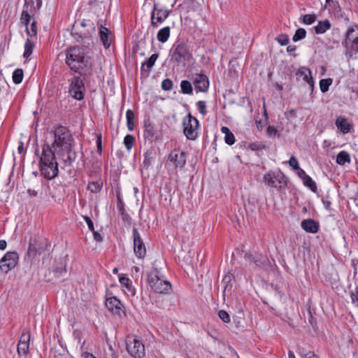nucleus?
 Returning <instances> with one entry per match:
<instances>
[{"instance_id":"nucleus-37","label":"nucleus","mask_w":358,"mask_h":358,"mask_svg":"<svg viewBox=\"0 0 358 358\" xmlns=\"http://www.w3.org/2000/svg\"><path fill=\"white\" fill-rule=\"evenodd\" d=\"M23 70L22 69H17L13 73V81L15 84H20L23 80Z\"/></svg>"},{"instance_id":"nucleus-27","label":"nucleus","mask_w":358,"mask_h":358,"mask_svg":"<svg viewBox=\"0 0 358 358\" xmlns=\"http://www.w3.org/2000/svg\"><path fill=\"white\" fill-rule=\"evenodd\" d=\"M331 27L329 20H320L317 24L314 27V30L317 34H324Z\"/></svg>"},{"instance_id":"nucleus-55","label":"nucleus","mask_w":358,"mask_h":358,"mask_svg":"<svg viewBox=\"0 0 358 358\" xmlns=\"http://www.w3.org/2000/svg\"><path fill=\"white\" fill-rule=\"evenodd\" d=\"M122 219L124 222H127L128 224H130L131 222V218L129 216V215L126 212L125 210H122L120 212Z\"/></svg>"},{"instance_id":"nucleus-62","label":"nucleus","mask_w":358,"mask_h":358,"mask_svg":"<svg viewBox=\"0 0 358 358\" xmlns=\"http://www.w3.org/2000/svg\"><path fill=\"white\" fill-rule=\"evenodd\" d=\"M298 176L302 180H303L308 175H307L303 169L299 168V169H298Z\"/></svg>"},{"instance_id":"nucleus-7","label":"nucleus","mask_w":358,"mask_h":358,"mask_svg":"<svg viewBox=\"0 0 358 358\" xmlns=\"http://www.w3.org/2000/svg\"><path fill=\"white\" fill-rule=\"evenodd\" d=\"M264 181L271 188L280 192L287 185V179L281 171H269L264 176Z\"/></svg>"},{"instance_id":"nucleus-60","label":"nucleus","mask_w":358,"mask_h":358,"mask_svg":"<svg viewBox=\"0 0 358 358\" xmlns=\"http://www.w3.org/2000/svg\"><path fill=\"white\" fill-rule=\"evenodd\" d=\"M352 303L358 302V285L355 287V292L350 293Z\"/></svg>"},{"instance_id":"nucleus-21","label":"nucleus","mask_w":358,"mask_h":358,"mask_svg":"<svg viewBox=\"0 0 358 358\" xmlns=\"http://www.w3.org/2000/svg\"><path fill=\"white\" fill-rule=\"evenodd\" d=\"M99 36L103 47L106 49L109 48L113 41L112 32L108 28L100 25Z\"/></svg>"},{"instance_id":"nucleus-24","label":"nucleus","mask_w":358,"mask_h":358,"mask_svg":"<svg viewBox=\"0 0 358 358\" xmlns=\"http://www.w3.org/2000/svg\"><path fill=\"white\" fill-rule=\"evenodd\" d=\"M301 228L307 232L315 234L319 230L317 222L312 219L304 220L301 223Z\"/></svg>"},{"instance_id":"nucleus-54","label":"nucleus","mask_w":358,"mask_h":358,"mask_svg":"<svg viewBox=\"0 0 358 358\" xmlns=\"http://www.w3.org/2000/svg\"><path fill=\"white\" fill-rule=\"evenodd\" d=\"M196 105L200 113L202 114L203 115H206L207 113V110L206 109V102L203 101H199L196 103Z\"/></svg>"},{"instance_id":"nucleus-39","label":"nucleus","mask_w":358,"mask_h":358,"mask_svg":"<svg viewBox=\"0 0 358 358\" xmlns=\"http://www.w3.org/2000/svg\"><path fill=\"white\" fill-rule=\"evenodd\" d=\"M303 185L308 187L310 190H312L313 192H316L317 191V185L315 181L309 176H308L303 180Z\"/></svg>"},{"instance_id":"nucleus-13","label":"nucleus","mask_w":358,"mask_h":358,"mask_svg":"<svg viewBox=\"0 0 358 358\" xmlns=\"http://www.w3.org/2000/svg\"><path fill=\"white\" fill-rule=\"evenodd\" d=\"M69 92L71 96L78 101L83 99L84 94L83 90H84V83L80 78L75 76L69 80Z\"/></svg>"},{"instance_id":"nucleus-12","label":"nucleus","mask_w":358,"mask_h":358,"mask_svg":"<svg viewBox=\"0 0 358 358\" xmlns=\"http://www.w3.org/2000/svg\"><path fill=\"white\" fill-rule=\"evenodd\" d=\"M18 260L19 255L17 252H6L0 259V272L8 273L17 266Z\"/></svg>"},{"instance_id":"nucleus-41","label":"nucleus","mask_w":358,"mask_h":358,"mask_svg":"<svg viewBox=\"0 0 358 358\" xmlns=\"http://www.w3.org/2000/svg\"><path fill=\"white\" fill-rule=\"evenodd\" d=\"M306 36V31L303 28H299L292 37V40L296 42L299 40L303 39Z\"/></svg>"},{"instance_id":"nucleus-50","label":"nucleus","mask_w":358,"mask_h":358,"mask_svg":"<svg viewBox=\"0 0 358 358\" xmlns=\"http://www.w3.org/2000/svg\"><path fill=\"white\" fill-rule=\"evenodd\" d=\"M277 41L281 45H286L289 41L288 36L284 34H280L277 38Z\"/></svg>"},{"instance_id":"nucleus-34","label":"nucleus","mask_w":358,"mask_h":358,"mask_svg":"<svg viewBox=\"0 0 358 358\" xmlns=\"http://www.w3.org/2000/svg\"><path fill=\"white\" fill-rule=\"evenodd\" d=\"M34 45V42H33L31 39L27 38L24 44V52L23 54V57L24 58L27 59L31 55Z\"/></svg>"},{"instance_id":"nucleus-45","label":"nucleus","mask_w":358,"mask_h":358,"mask_svg":"<svg viewBox=\"0 0 358 358\" xmlns=\"http://www.w3.org/2000/svg\"><path fill=\"white\" fill-rule=\"evenodd\" d=\"M316 20L315 14H306L303 16V23L306 24H312Z\"/></svg>"},{"instance_id":"nucleus-58","label":"nucleus","mask_w":358,"mask_h":358,"mask_svg":"<svg viewBox=\"0 0 358 358\" xmlns=\"http://www.w3.org/2000/svg\"><path fill=\"white\" fill-rule=\"evenodd\" d=\"M83 219L86 222V223H87V224L88 226L89 229L91 231H94V224H93V222L91 220V218L89 216H87V215H85V216H83Z\"/></svg>"},{"instance_id":"nucleus-33","label":"nucleus","mask_w":358,"mask_h":358,"mask_svg":"<svg viewBox=\"0 0 358 358\" xmlns=\"http://www.w3.org/2000/svg\"><path fill=\"white\" fill-rule=\"evenodd\" d=\"M350 162V155L346 151H341L336 157V163L339 165H344L346 162Z\"/></svg>"},{"instance_id":"nucleus-49","label":"nucleus","mask_w":358,"mask_h":358,"mask_svg":"<svg viewBox=\"0 0 358 358\" xmlns=\"http://www.w3.org/2000/svg\"><path fill=\"white\" fill-rule=\"evenodd\" d=\"M249 148L252 150L258 151V150L265 149L266 145H264L262 143L254 142V143H251L249 145Z\"/></svg>"},{"instance_id":"nucleus-9","label":"nucleus","mask_w":358,"mask_h":358,"mask_svg":"<svg viewBox=\"0 0 358 358\" xmlns=\"http://www.w3.org/2000/svg\"><path fill=\"white\" fill-rule=\"evenodd\" d=\"M126 347L128 353L134 357L141 358L145 355L144 344L136 336L131 335L127 336Z\"/></svg>"},{"instance_id":"nucleus-59","label":"nucleus","mask_w":358,"mask_h":358,"mask_svg":"<svg viewBox=\"0 0 358 358\" xmlns=\"http://www.w3.org/2000/svg\"><path fill=\"white\" fill-rule=\"evenodd\" d=\"M351 266L353 268V274L355 276L357 274V266H358V259H352L351 260Z\"/></svg>"},{"instance_id":"nucleus-32","label":"nucleus","mask_w":358,"mask_h":358,"mask_svg":"<svg viewBox=\"0 0 358 358\" xmlns=\"http://www.w3.org/2000/svg\"><path fill=\"white\" fill-rule=\"evenodd\" d=\"M221 131L224 134V141L227 144L231 145L235 143V137L229 129L227 127H222Z\"/></svg>"},{"instance_id":"nucleus-36","label":"nucleus","mask_w":358,"mask_h":358,"mask_svg":"<svg viewBox=\"0 0 358 358\" xmlns=\"http://www.w3.org/2000/svg\"><path fill=\"white\" fill-rule=\"evenodd\" d=\"M102 186L101 181L90 182L87 185V189L92 193H98L101 191Z\"/></svg>"},{"instance_id":"nucleus-8","label":"nucleus","mask_w":358,"mask_h":358,"mask_svg":"<svg viewBox=\"0 0 358 358\" xmlns=\"http://www.w3.org/2000/svg\"><path fill=\"white\" fill-rule=\"evenodd\" d=\"M342 44L346 48L345 55L352 57L353 52H358V30L355 31L352 27H348Z\"/></svg>"},{"instance_id":"nucleus-47","label":"nucleus","mask_w":358,"mask_h":358,"mask_svg":"<svg viewBox=\"0 0 358 358\" xmlns=\"http://www.w3.org/2000/svg\"><path fill=\"white\" fill-rule=\"evenodd\" d=\"M30 332L27 329H24L20 336L19 343H29Z\"/></svg>"},{"instance_id":"nucleus-6","label":"nucleus","mask_w":358,"mask_h":358,"mask_svg":"<svg viewBox=\"0 0 358 358\" xmlns=\"http://www.w3.org/2000/svg\"><path fill=\"white\" fill-rule=\"evenodd\" d=\"M192 58L189 45L184 41H176L171 49V61L180 64L190 61Z\"/></svg>"},{"instance_id":"nucleus-25","label":"nucleus","mask_w":358,"mask_h":358,"mask_svg":"<svg viewBox=\"0 0 358 358\" xmlns=\"http://www.w3.org/2000/svg\"><path fill=\"white\" fill-rule=\"evenodd\" d=\"M234 277L232 274L228 273L225 275L222 279V283L223 284V294L225 296L227 294H230L232 288V281Z\"/></svg>"},{"instance_id":"nucleus-18","label":"nucleus","mask_w":358,"mask_h":358,"mask_svg":"<svg viewBox=\"0 0 358 358\" xmlns=\"http://www.w3.org/2000/svg\"><path fill=\"white\" fill-rule=\"evenodd\" d=\"M192 82L196 90L205 92L209 87V80L204 74H195L192 77Z\"/></svg>"},{"instance_id":"nucleus-40","label":"nucleus","mask_w":358,"mask_h":358,"mask_svg":"<svg viewBox=\"0 0 358 358\" xmlns=\"http://www.w3.org/2000/svg\"><path fill=\"white\" fill-rule=\"evenodd\" d=\"M331 78L322 79L320 81V87L322 92H326L329 90V86L332 84Z\"/></svg>"},{"instance_id":"nucleus-28","label":"nucleus","mask_w":358,"mask_h":358,"mask_svg":"<svg viewBox=\"0 0 358 358\" xmlns=\"http://www.w3.org/2000/svg\"><path fill=\"white\" fill-rule=\"evenodd\" d=\"M119 281L122 286L125 287L131 293V295H135V289L133 287L131 281L129 278L124 275H120L119 276Z\"/></svg>"},{"instance_id":"nucleus-38","label":"nucleus","mask_w":358,"mask_h":358,"mask_svg":"<svg viewBox=\"0 0 358 358\" xmlns=\"http://www.w3.org/2000/svg\"><path fill=\"white\" fill-rule=\"evenodd\" d=\"M181 92L183 94H190L192 93V86L189 81L182 80L180 83Z\"/></svg>"},{"instance_id":"nucleus-29","label":"nucleus","mask_w":358,"mask_h":358,"mask_svg":"<svg viewBox=\"0 0 358 358\" xmlns=\"http://www.w3.org/2000/svg\"><path fill=\"white\" fill-rule=\"evenodd\" d=\"M155 159V153L152 150H148L144 154L143 167L148 169Z\"/></svg>"},{"instance_id":"nucleus-53","label":"nucleus","mask_w":358,"mask_h":358,"mask_svg":"<svg viewBox=\"0 0 358 358\" xmlns=\"http://www.w3.org/2000/svg\"><path fill=\"white\" fill-rule=\"evenodd\" d=\"M289 164L290 166L293 168L294 170L299 169V164L296 158L294 156H292L289 160Z\"/></svg>"},{"instance_id":"nucleus-42","label":"nucleus","mask_w":358,"mask_h":358,"mask_svg":"<svg viewBox=\"0 0 358 358\" xmlns=\"http://www.w3.org/2000/svg\"><path fill=\"white\" fill-rule=\"evenodd\" d=\"M135 138L130 134H127L124 138V144L128 150H130L134 143Z\"/></svg>"},{"instance_id":"nucleus-4","label":"nucleus","mask_w":358,"mask_h":358,"mask_svg":"<svg viewBox=\"0 0 358 358\" xmlns=\"http://www.w3.org/2000/svg\"><path fill=\"white\" fill-rule=\"evenodd\" d=\"M95 31L94 23L90 20H83L79 23L76 22L72 28L71 35L77 43L82 44V46L90 48L93 44L92 35Z\"/></svg>"},{"instance_id":"nucleus-19","label":"nucleus","mask_w":358,"mask_h":358,"mask_svg":"<svg viewBox=\"0 0 358 358\" xmlns=\"http://www.w3.org/2000/svg\"><path fill=\"white\" fill-rule=\"evenodd\" d=\"M244 252V258L250 263H253L257 268H261L263 265L266 264L267 259L263 257L261 255H253L248 252Z\"/></svg>"},{"instance_id":"nucleus-43","label":"nucleus","mask_w":358,"mask_h":358,"mask_svg":"<svg viewBox=\"0 0 358 358\" xmlns=\"http://www.w3.org/2000/svg\"><path fill=\"white\" fill-rule=\"evenodd\" d=\"M29 23L27 24H24L26 26V31H27V34L30 36V37H35L36 36V34H37V29H36V22L34 21L31 24V27L30 28L28 26Z\"/></svg>"},{"instance_id":"nucleus-64","label":"nucleus","mask_w":358,"mask_h":358,"mask_svg":"<svg viewBox=\"0 0 358 358\" xmlns=\"http://www.w3.org/2000/svg\"><path fill=\"white\" fill-rule=\"evenodd\" d=\"M304 358H319L316 355H315L313 352H308L307 353Z\"/></svg>"},{"instance_id":"nucleus-14","label":"nucleus","mask_w":358,"mask_h":358,"mask_svg":"<svg viewBox=\"0 0 358 358\" xmlns=\"http://www.w3.org/2000/svg\"><path fill=\"white\" fill-rule=\"evenodd\" d=\"M47 245L48 241L45 238L37 237L31 238L27 253L29 255H35L36 254L41 255L46 250Z\"/></svg>"},{"instance_id":"nucleus-5","label":"nucleus","mask_w":358,"mask_h":358,"mask_svg":"<svg viewBox=\"0 0 358 358\" xmlns=\"http://www.w3.org/2000/svg\"><path fill=\"white\" fill-rule=\"evenodd\" d=\"M148 280L151 289L157 293L168 294L171 290L170 282L162 279L159 276V272L157 268L150 271Z\"/></svg>"},{"instance_id":"nucleus-30","label":"nucleus","mask_w":358,"mask_h":358,"mask_svg":"<svg viewBox=\"0 0 358 358\" xmlns=\"http://www.w3.org/2000/svg\"><path fill=\"white\" fill-rule=\"evenodd\" d=\"M296 76H299V78H301L302 80L306 83H307L308 80H309V78H313L311 76L310 70L305 66H301L298 69L296 72Z\"/></svg>"},{"instance_id":"nucleus-51","label":"nucleus","mask_w":358,"mask_h":358,"mask_svg":"<svg viewBox=\"0 0 358 358\" xmlns=\"http://www.w3.org/2000/svg\"><path fill=\"white\" fill-rule=\"evenodd\" d=\"M218 316L225 323H229L230 322V316L225 310H220L218 312Z\"/></svg>"},{"instance_id":"nucleus-17","label":"nucleus","mask_w":358,"mask_h":358,"mask_svg":"<svg viewBox=\"0 0 358 358\" xmlns=\"http://www.w3.org/2000/svg\"><path fill=\"white\" fill-rule=\"evenodd\" d=\"M170 13V10L159 8L155 4L151 14V24L157 27L159 24L164 22Z\"/></svg>"},{"instance_id":"nucleus-23","label":"nucleus","mask_w":358,"mask_h":358,"mask_svg":"<svg viewBox=\"0 0 358 358\" xmlns=\"http://www.w3.org/2000/svg\"><path fill=\"white\" fill-rule=\"evenodd\" d=\"M143 132L145 138L149 141L150 142H152L157 139V130L154 124H152V123L145 122Z\"/></svg>"},{"instance_id":"nucleus-52","label":"nucleus","mask_w":358,"mask_h":358,"mask_svg":"<svg viewBox=\"0 0 358 358\" xmlns=\"http://www.w3.org/2000/svg\"><path fill=\"white\" fill-rule=\"evenodd\" d=\"M117 208L119 212L125 210L124 202L119 192H117Z\"/></svg>"},{"instance_id":"nucleus-11","label":"nucleus","mask_w":358,"mask_h":358,"mask_svg":"<svg viewBox=\"0 0 358 358\" xmlns=\"http://www.w3.org/2000/svg\"><path fill=\"white\" fill-rule=\"evenodd\" d=\"M41 5L42 0H36V6H34V0H24V6L20 17L21 22L24 24L29 23L31 16L41 8Z\"/></svg>"},{"instance_id":"nucleus-10","label":"nucleus","mask_w":358,"mask_h":358,"mask_svg":"<svg viewBox=\"0 0 358 358\" xmlns=\"http://www.w3.org/2000/svg\"><path fill=\"white\" fill-rule=\"evenodd\" d=\"M183 133L189 140H195L198 136L199 121L191 114H188L182 121Z\"/></svg>"},{"instance_id":"nucleus-26","label":"nucleus","mask_w":358,"mask_h":358,"mask_svg":"<svg viewBox=\"0 0 358 358\" xmlns=\"http://www.w3.org/2000/svg\"><path fill=\"white\" fill-rule=\"evenodd\" d=\"M336 125L343 134L348 133L351 129V125L347 119L343 117H338L336 120Z\"/></svg>"},{"instance_id":"nucleus-63","label":"nucleus","mask_w":358,"mask_h":358,"mask_svg":"<svg viewBox=\"0 0 358 358\" xmlns=\"http://www.w3.org/2000/svg\"><path fill=\"white\" fill-rule=\"evenodd\" d=\"M308 86H309V89L311 92V94H313V90H314V80H313V78H309V80H308L307 82Z\"/></svg>"},{"instance_id":"nucleus-56","label":"nucleus","mask_w":358,"mask_h":358,"mask_svg":"<svg viewBox=\"0 0 358 358\" xmlns=\"http://www.w3.org/2000/svg\"><path fill=\"white\" fill-rule=\"evenodd\" d=\"M278 131L274 126H268L266 129V134L269 137H274Z\"/></svg>"},{"instance_id":"nucleus-48","label":"nucleus","mask_w":358,"mask_h":358,"mask_svg":"<svg viewBox=\"0 0 358 358\" xmlns=\"http://www.w3.org/2000/svg\"><path fill=\"white\" fill-rule=\"evenodd\" d=\"M173 87V82L171 79H164L162 83V88L164 91H169Z\"/></svg>"},{"instance_id":"nucleus-20","label":"nucleus","mask_w":358,"mask_h":358,"mask_svg":"<svg viewBox=\"0 0 358 358\" xmlns=\"http://www.w3.org/2000/svg\"><path fill=\"white\" fill-rule=\"evenodd\" d=\"M106 306L109 310L119 315L123 307L121 301L117 297L108 296L106 299Z\"/></svg>"},{"instance_id":"nucleus-61","label":"nucleus","mask_w":358,"mask_h":358,"mask_svg":"<svg viewBox=\"0 0 358 358\" xmlns=\"http://www.w3.org/2000/svg\"><path fill=\"white\" fill-rule=\"evenodd\" d=\"M92 233H93L94 239L96 241H97V242H101V241H102L103 238H102L101 235L99 232L96 231L94 229V231H92Z\"/></svg>"},{"instance_id":"nucleus-16","label":"nucleus","mask_w":358,"mask_h":358,"mask_svg":"<svg viewBox=\"0 0 358 358\" xmlns=\"http://www.w3.org/2000/svg\"><path fill=\"white\" fill-rule=\"evenodd\" d=\"M187 154L184 151L173 150L169 155V160L176 168L182 169L186 164Z\"/></svg>"},{"instance_id":"nucleus-46","label":"nucleus","mask_w":358,"mask_h":358,"mask_svg":"<svg viewBox=\"0 0 358 358\" xmlns=\"http://www.w3.org/2000/svg\"><path fill=\"white\" fill-rule=\"evenodd\" d=\"M29 343H19L17 345V352L19 355H25L29 350Z\"/></svg>"},{"instance_id":"nucleus-44","label":"nucleus","mask_w":358,"mask_h":358,"mask_svg":"<svg viewBox=\"0 0 358 358\" xmlns=\"http://www.w3.org/2000/svg\"><path fill=\"white\" fill-rule=\"evenodd\" d=\"M329 6L331 8L334 15L337 16L338 17H341L343 16L341 8L338 1H335L334 4H331Z\"/></svg>"},{"instance_id":"nucleus-35","label":"nucleus","mask_w":358,"mask_h":358,"mask_svg":"<svg viewBox=\"0 0 358 358\" xmlns=\"http://www.w3.org/2000/svg\"><path fill=\"white\" fill-rule=\"evenodd\" d=\"M127 125L129 131H132L135 127L134 113L132 110L128 109L126 112Z\"/></svg>"},{"instance_id":"nucleus-31","label":"nucleus","mask_w":358,"mask_h":358,"mask_svg":"<svg viewBox=\"0 0 358 358\" xmlns=\"http://www.w3.org/2000/svg\"><path fill=\"white\" fill-rule=\"evenodd\" d=\"M170 36V27H165L161 29L157 35V40L161 43H165L167 41Z\"/></svg>"},{"instance_id":"nucleus-3","label":"nucleus","mask_w":358,"mask_h":358,"mask_svg":"<svg viewBox=\"0 0 358 358\" xmlns=\"http://www.w3.org/2000/svg\"><path fill=\"white\" fill-rule=\"evenodd\" d=\"M40 171L47 180H52L58 175V163L55 160V154L49 144H44L40 157Z\"/></svg>"},{"instance_id":"nucleus-57","label":"nucleus","mask_w":358,"mask_h":358,"mask_svg":"<svg viewBox=\"0 0 358 358\" xmlns=\"http://www.w3.org/2000/svg\"><path fill=\"white\" fill-rule=\"evenodd\" d=\"M96 147H97V152L99 154H101L102 152V141H101V135L98 134L96 136Z\"/></svg>"},{"instance_id":"nucleus-1","label":"nucleus","mask_w":358,"mask_h":358,"mask_svg":"<svg viewBox=\"0 0 358 358\" xmlns=\"http://www.w3.org/2000/svg\"><path fill=\"white\" fill-rule=\"evenodd\" d=\"M55 140L52 144L65 166H71L77 158L74 150V138L70 130L64 126H57L54 131Z\"/></svg>"},{"instance_id":"nucleus-2","label":"nucleus","mask_w":358,"mask_h":358,"mask_svg":"<svg viewBox=\"0 0 358 358\" xmlns=\"http://www.w3.org/2000/svg\"><path fill=\"white\" fill-rule=\"evenodd\" d=\"M65 64L71 71L80 75L90 73L92 69V63L90 56V48L78 45L69 46L64 50Z\"/></svg>"},{"instance_id":"nucleus-22","label":"nucleus","mask_w":358,"mask_h":358,"mask_svg":"<svg viewBox=\"0 0 358 358\" xmlns=\"http://www.w3.org/2000/svg\"><path fill=\"white\" fill-rule=\"evenodd\" d=\"M158 57V54H152L145 62L142 64L141 68V73L142 76L145 77L149 76Z\"/></svg>"},{"instance_id":"nucleus-15","label":"nucleus","mask_w":358,"mask_h":358,"mask_svg":"<svg viewBox=\"0 0 358 358\" xmlns=\"http://www.w3.org/2000/svg\"><path fill=\"white\" fill-rule=\"evenodd\" d=\"M133 238H134V250L136 256L138 258H143L146 253L145 244L141 237V235L136 227L132 229Z\"/></svg>"}]
</instances>
